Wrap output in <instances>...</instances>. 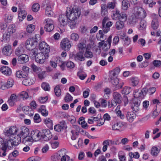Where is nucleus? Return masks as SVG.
Segmentation results:
<instances>
[{
  "mask_svg": "<svg viewBox=\"0 0 161 161\" xmlns=\"http://www.w3.org/2000/svg\"><path fill=\"white\" fill-rule=\"evenodd\" d=\"M66 15L69 20L68 24L71 29L75 28L77 26L76 20L80 16L81 13L78 8H67Z\"/></svg>",
  "mask_w": 161,
  "mask_h": 161,
  "instance_id": "obj_1",
  "label": "nucleus"
},
{
  "mask_svg": "<svg viewBox=\"0 0 161 161\" xmlns=\"http://www.w3.org/2000/svg\"><path fill=\"white\" fill-rule=\"evenodd\" d=\"M18 129L15 126H11L5 132V136L8 137V139L7 142H10L11 145L16 146L19 144L21 142V139L20 137L16 138L15 135L16 134Z\"/></svg>",
  "mask_w": 161,
  "mask_h": 161,
  "instance_id": "obj_2",
  "label": "nucleus"
},
{
  "mask_svg": "<svg viewBox=\"0 0 161 161\" xmlns=\"http://www.w3.org/2000/svg\"><path fill=\"white\" fill-rule=\"evenodd\" d=\"M39 37V35L37 34L36 35L32 38L27 39L25 43L26 48L29 50H32L34 49L37 45L38 40L37 38Z\"/></svg>",
  "mask_w": 161,
  "mask_h": 161,
  "instance_id": "obj_3",
  "label": "nucleus"
},
{
  "mask_svg": "<svg viewBox=\"0 0 161 161\" xmlns=\"http://www.w3.org/2000/svg\"><path fill=\"white\" fill-rule=\"evenodd\" d=\"M132 12L136 18H144L146 16L144 10L142 8L135 7L132 9Z\"/></svg>",
  "mask_w": 161,
  "mask_h": 161,
  "instance_id": "obj_4",
  "label": "nucleus"
},
{
  "mask_svg": "<svg viewBox=\"0 0 161 161\" xmlns=\"http://www.w3.org/2000/svg\"><path fill=\"white\" fill-rule=\"evenodd\" d=\"M147 91V89L146 88H144L141 90H135L134 92L133 95L135 98H139L140 99H143L146 95Z\"/></svg>",
  "mask_w": 161,
  "mask_h": 161,
  "instance_id": "obj_5",
  "label": "nucleus"
},
{
  "mask_svg": "<svg viewBox=\"0 0 161 161\" xmlns=\"http://www.w3.org/2000/svg\"><path fill=\"white\" fill-rule=\"evenodd\" d=\"M48 57L47 54L40 53L36 55L35 57V60L37 63L42 64L44 63L45 60Z\"/></svg>",
  "mask_w": 161,
  "mask_h": 161,
  "instance_id": "obj_6",
  "label": "nucleus"
},
{
  "mask_svg": "<svg viewBox=\"0 0 161 161\" xmlns=\"http://www.w3.org/2000/svg\"><path fill=\"white\" fill-rule=\"evenodd\" d=\"M41 139L45 141H48L52 136L50 131L48 129H44L42 130L41 134Z\"/></svg>",
  "mask_w": 161,
  "mask_h": 161,
  "instance_id": "obj_7",
  "label": "nucleus"
},
{
  "mask_svg": "<svg viewBox=\"0 0 161 161\" xmlns=\"http://www.w3.org/2000/svg\"><path fill=\"white\" fill-rule=\"evenodd\" d=\"M61 47L63 50L68 51L71 47V42L67 39L64 38L61 41Z\"/></svg>",
  "mask_w": 161,
  "mask_h": 161,
  "instance_id": "obj_8",
  "label": "nucleus"
},
{
  "mask_svg": "<svg viewBox=\"0 0 161 161\" xmlns=\"http://www.w3.org/2000/svg\"><path fill=\"white\" fill-rule=\"evenodd\" d=\"M46 24L45 26V30L48 32L52 31L54 28V22L53 20L50 19L45 20Z\"/></svg>",
  "mask_w": 161,
  "mask_h": 161,
  "instance_id": "obj_9",
  "label": "nucleus"
},
{
  "mask_svg": "<svg viewBox=\"0 0 161 161\" xmlns=\"http://www.w3.org/2000/svg\"><path fill=\"white\" fill-rule=\"evenodd\" d=\"M29 134V129L26 127L23 126L21 127L20 129V133L19 134L17 135V137H20L21 139V137L22 139L27 136H28Z\"/></svg>",
  "mask_w": 161,
  "mask_h": 161,
  "instance_id": "obj_10",
  "label": "nucleus"
},
{
  "mask_svg": "<svg viewBox=\"0 0 161 161\" xmlns=\"http://www.w3.org/2000/svg\"><path fill=\"white\" fill-rule=\"evenodd\" d=\"M80 130V128L78 126L76 125H73V129L71 131L72 134L71 138L72 140L76 139L79 134Z\"/></svg>",
  "mask_w": 161,
  "mask_h": 161,
  "instance_id": "obj_11",
  "label": "nucleus"
},
{
  "mask_svg": "<svg viewBox=\"0 0 161 161\" xmlns=\"http://www.w3.org/2000/svg\"><path fill=\"white\" fill-rule=\"evenodd\" d=\"M39 49L42 53L47 54L50 50L49 46L44 42H42L40 43Z\"/></svg>",
  "mask_w": 161,
  "mask_h": 161,
  "instance_id": "obj_12",
  "label": "nucleus"
},
{
  "mask_svg": "<svg viewBox=\"0 0 161 161\" xmlns=\"http://www.w3.org/2000/svg\"><path fill=\"white\" fill-rule=\"evenodd\" d=\"M141 101L140 99L134 98L133 103L131 104L132 109L134 111L137 112L140 109Z\"/></svg>",
  "mask_w": 161,
  "mask_h": 161,
  "instance_id": "obj_13",
  "label": "nucleus"
},
{
  "mask_svg": "<svg viewBox=\"0 0 161 161\" xmlns=\"http://www.w3.org/2000/svg\"><path fill=\"white\" fill-rule=\"evenodd\" d=\"M41 132L38 130H35L31 131V135L34 141H38L41 139Z\"/></svg>",
  "mask_w": 161,
  "mask_h": 161,
  "instance_id": "obj_14",
  "label": "nucleus"
},
{
  "mask_svg": "<svg viewBox=\"0 0 161 161\" xmlns=\"http://www.w3.org/2000/svg\"><path fill=\"white\" fill-rule=\"evenodd\" d=\"M8 146L5 142L3 139L2 138L0 137V148H1L3 152L2 156H5L7 154V150Z\"/></svg>",
  "mask_w": 161,
  "mask_h": 161,
  "instance_id": "obj_15",
  "label": "nucleus"
},
{
  "mask_svg": "<svg viewBox=\"0 0 161 161\" xmlns=\"http://www.w3.org/2000/svg\"><path fill=\"white\" fill-rule=\"evenodd\" d=\"M68 19L67 18V15L61 14L59 16L58 20L60 24L61 25L64 26L67 25Z\"/></svg>",
  "mask_w": 161,
  "mask_h": 161,
  "instance_id": "obj_16",
  "label": "nucleus"
},
{
  "mask_svg": "<svg viewBox=\"0 0 161 161\" xmlns=\"http://www.w3.org/2000/svg\"><path fill=\"white\" fill-rule=\"evenodd\" d=\"M18 60L20 64H23L26 63L28 61L29 57L27 55L23 54L18 57Z\"/></svg>",
  "mask_w": 161,
  "mask_h": 161,
  "instance_id": "obj_17",
  "label": "nucleus"
},
{
  "mask_svg": "<svg viewBox=\"0 0 161 161\" xmlns=\"http://www.w3.org/2000/svg\"><path fill=\"white\" fill-rule=\"evenodd\" d=\"M45 13L46 15L48 17L52 16L53 14L52 7L50 3L47 4L45 8Z\"/></svg>",
  "mask_w": 161,
  "mask_h": 161,
  "instance_id": "obj_18",
  "label": "nucleus"
},
{
  "mask_svg": "<svg viewBox=\"0 0 161 161\" xmlns=\"http://www.w3.org/2000/svg\"><path fill=\"white\" fill-rule=\"evenodd\" d=\"M74 58L76 61H82L85 59L83 52L80 51L77 53L74 56Z\"/></svg>",
  "mask_w": 161,
  "mask_h": 161,
  "instance_id": "obj_19",
  "label": "nucleus"
},
{
  "mask_svg": "<svg viewBox=\"0 0 161 161\" xmlns=\"http://www.w3.org/2000/svg\"><path fill=\"white\" fill-rule=\"evenodd\" d=\"M136 117V114L132 111L128 112L126 116L127 120L131 123L133 122Z\"/></svg>",
  "mask_w": 161,
  "mask_h": 161,
  "instance_id": "obj_20",
  "label": "nucleus"
},
{
  "mask_svg": "<svg viewBox=\"0 0 161 161\" xmlns=\"http://www.w3.org/2000/svg\"><path fill=\"white\" fill-rule=\"evenodd\" d=\"M1 72L4 75H9L11 74V71L10 69L6 66H3L0 68Z\"/></svg>",
  "mask_w": 161,
  "mask_h": 161,
  "instance_id": "obj_21",
  "label": "nucleus"
},
{
  "mask_svg": "<svg viewBox=\"0 0 161 161\" xmlns=\"http://www.w3.org/2000/svg\"><path fill=\"white\" fill-rule=\"evenodd\" d=\"M108 8L105 3L102 4L101 5V14L103 16H106L108 13Z\"/></svg>",
  "mask_w": 161,
  "mask_h": 161,
  "instance_id": "obj_22",
  "label": "nucleus"
},
{
  "mask_svg": "<svg viewBox=\"0 0 161 161\" xmlns=\"http://www.w3.org/2000/svg\"><path fill=\"white\" fill-rule=\"evenodd\" d=\"M14 83L13 80L12 79H9L6 83L5 84L1 86V88L3 89H4L5 88H8L13 86Z\"/></svg>",
  "mask_w": 161,
  "mask_h": 161,
  "instance_id": "obj_23",
  "label": "nucleus"
},
{
  "mask_svg": "<svg viewBox=\"0 0 161 161\" xmlns=\"http://www.w3.org/2000/svg\"><path fill=\"white\" fill-rule=\"evenodd\" d=\"M24 112L27 115L30 116H32L34 114V112L32 109L28 106H25L23 108Z\"/></svg>",
  "mask_w": 161,
  "mask_h": 161,
  "instance_id": "obj_24",
  "label": "nucleus"
},
{
  "mask_svg": "<svg viewBox=\"0 0 161 161\" xmlns=\"http://www.w3.org/2000/svg\"><path fill=\"white\" fill-rule=\"evenodd\" d=\"M113 99L117 101L118 104H120L121 102L122 97L121 95L116 92H114L113 93Z\"/></svg>",
  "mask_w": 161,
  "mask_h": 161,
  "instance_id": "obj_25",
  "label": "nucleus"
},
{
  "mask_svg": "<svg viewBox=\"0 0 161 161\" xmlns=\"http://www.w3.org/2000/svg\"><path fill=\"white\" fill-rule=\"evenodd\" d=\"M113 25L111 21L108 22L105 24L102 25V29L104 33H107L110 30V27Z\"/></svg>",
  "mask_w": 161,
  "mask_h": 161,
  "instance_id": "obj_26",
  "label": "nucleus"
},
{
  "mask_svg": "<svg viewBox=\"0 0 161 161\" xmlns=\"http://www.w3.org/2000/svg\"><path fill=\"white\" fill-rule=\"evenodd\" d=\"M3 54L7 56L11 55L12 52V49L10 46L8 45L5 47L3 48Z\"/></svg>",
  "mask_w": 161,
  "mask_h": 161,
  "instance_id": "obj_27",
  "label": "nucleus"
},
{
  "mask_svg": "<svg viewBox=\"0 0 161 161\" xmlns=\"http://www.w3.org/2000/svg\"><path fill=\"white\" fill-rule=\"evenodd\" d=\"M117 76L109 75V78L110 80V81L111 83L114 85L116 87L119 82V80L117 78Z\"/></svg>",
  "mask_w": 161,
  "mask_h": 161,
  "instance_id": "obj_28",
  "label": "nucleus"
},
{
  "mask_svg": "<svg viewBox=\"0 0 161 161\" xmlns=\"http://www.w3.org/2000/svg\"><path fill=\"white\" fill-rule=\"evenodd\" d=\"M130 5V2L128 0H123L122 2V9L123 10H126L129 8Z\"/></svg>",
  "mask_w": 161,
  "mask_h": 161,
  "instance_id": "obj_29",
  "label": "nucleus"
},
{
  "mask_svg": "<svg viewBox=\"0 0 161 161\" xmlns=\"http://www.w3.org/2000/svg\"><path fill=\"white\" fill-rule=\"evenodd\" d=\"M84 55L85 57L88 58H92L93 56V53L91 51L90 49L88 48V46H87L86 48V51Z\"/></svg>",
  "mask_w": 161,
  "mask_h": 161,
  "instance_id": "obj_30",
  "label": "nucleus"
},
{
  "mask_svg": "<svg viewBox=\"0 0 161 161\" xmlns=\"http://www.w3.org/2000/svg\"><path fill=\"white\" fill-rule=\"evenodd\" d=\"M34 81L32 79L27 77L23 80L22 81L23 84L26 86H29L34 83Z\"/></svg>",
  "mask_w": 161,
  "mask_h": 161,
  "instance_id": "obj_31",
  "label": "nucleus"
},
{
  "mask_svg": "<svg viewBox=\"0 0 161 161\" xmlns=\"http://www.w3.org/2000/svg\"><path fill=\"white\" fill-rule=\"evenodd\" d=\"M160 151V149H158L157 147L153 146L151 150V153L152 156L157 157Z\"/></svg>",
  "mask_w": 161,
  "mask_h": 161,
  "instance_id": "obj_32",
  "label": "nucleus"
},
{
  "mask_svg": "<svg viewBox=\"0 0 161 161\" xmlns=\"http://www.w3.org/2000/svg\"><path fill=\"white\" fill-rule=\"evenodd\" d=\"M34 141L31 136L28 135L22 139V142L25 144H31Z\"/></svg>",
  "mask_w": 161,
  "mask_h": 161,
  "instance_id": "obj_33",
  "label": "nucleus"
},
{
  "mask_svg": "<svg viewBox=\"0 0 161 161\" xmlns=\"http://www.w3.org/2000/svg\"><path fill=\"white\" fill-rule=\"evenodd\" d=\"M117 4V2L115 0H114L112 2H108L106 7L109 9L112 10L115 8Z\"/></svg>",
  "mask_w": 161,
  "mask_h": 161,
  "instance_id": "obj_34",
  "label": "nucleus"
},
{
  "mask_svg": "<svg viewBox=\"0 0 161 161\" xmlns=\"http://www.w3.org/2000/svg\"><path fill=\"white\" fill-rule=\"evenodd\" d=\"M18 18L19 20L22 21L26 17L27 14L25 10L19 11Z\"/></svg>",
  "mask_w": 161,
  "mask_h": 161,
  "instance_id": "obj_35",
  "label": "nucleus"
},
{
  "mask_svg": "<svg viewBox=\"0 0 161 161\" xmlns=\"http://www.w3.org/2000/svg\"><path fill=\"white\" fill-rule=\"evenodd\" d=\"M44 123L48 128H52L53 122L51 118H47L44 119Z\"/></svg>",
  "mask_w": 161,
  "mask_h": 161,
  "instance_id": "obj_36",
  "label": "nucleus"
},
{
  "mask_svg": "<svg viewBox=\"0 0 161 161\" xmlns=\"http://www.w3.org/2000/svg\"><path fill=\"white\" fill-rule=\"evenodd\" d=\"M61 125H55L54 129L55 130L59 132L61 131V130H63L64 127V125L65 124L64 122H63L60 123Z\"/></svg>",
  "mask_w": 161,
  "mask_h": 161,
  "instance_id": "obj_37",
  "label": "nucleus"
},
{
  "mask_svg": "<svg viewBox=\"0 0 161 161\" xmlns=\"http://www.w3.org/2000/svg\"><path fill=\"white\" fill-rule=\"evenodd\" d=\"M39 111L44 116H47L48 114V111L46 110L45 106H42L39 109Z\"/></svg>",
  "mask_w": 161,
  "mask_h": 161,
  "instance_id": "obj_38",
  "label": "nucleus"
},
{
  "mask_svg": "<svg viewBox=\"0 0 161 161\" xmlns=\"http://www.w3.org/2000/svg\"><path fill=\"white\" fill-rule=\"evenodd\" d=\"M115 26L116 29L118 30L122 29L124 26V22L121 20H118L116 23Z\"/></svg>",
  "mask_w": 161,
  "mask_h": 161,
  "instance_id": "obj_39",
  "label": "nucleus"
},
{
  "mask_svg": "<svg viewBox=\"0 0 161 161\" xmlns=\"http://www.w3.org/2000/svg\"><path fill=\"white\" fill-rule=\"evenodd\" d=\"M24 47L21 46H19L16 50L15 54L19 56L20 55L23 54V53L24 52Z\"/></svg>",
  "mask_w": 161,
  "mask_h": 161,
  "instance_id": "obj_40",
  "label": "nucleus"
},
{
  "mask_svg": "<svg viewBox=\"0 0 161 161\" xmlns=\"http://www.w3.org/2000/svg\"><path fill=\"white\" fill-rule=\"evenodd\" d=\"M123 126V125L120 122H117L114 124L112 126L113 130H119Z\"/></svg>",
  "mask_w": 161,
  "mask_h": 161,
  "instance_id": "obj_41",
  "label": "nucleus"
},
{
  "mask_svg": "<svg viewBox=\"0 0 161 161\" xmlns=\"http://www.w3.org/2000/svg\"><path fill=\"white\" fill-rule=\"evenodd\" d=\"M158 26V21L157 19H154L152 22L151 27L154 29H157Z\"/></svg>",
  "mask_w": 161,
  "mask_h": 161,
  "instance_id": "obj_42",
  "label": "nucleus"
},
{
  "mask_svg": "<svg viewBox=\"0 0 161 161\" xmlns=\"http://www.w3.org/2000/svg\"><path fill=\"white\" fill-rule=\"evenodd\" d=\"M132 90V88L130 87L125 86L122 90V92L123 94L127 95L129 94Z\"/></svg>",
  "mask_w": 161,
  "mask_h": 161,
  "instance_id": "obj_43",
  "label": "nucleus"
},
{
  "mask_svg": "<svg viewBox=\"0 0 161 161\" xmlns=\"http://www.w3.org/2000/svg\"><path fill=\"white\" fill-rule=\"evenodd\" d=\"M8 32L9 34H12L15 31V27L14 25L11 24L9 25L8 28Z\"/></svg>",
  "mask_w": 161,
  "mask_h": 161,
  "instance_id": "obj_44",
  "label": "nucleus"
},
{
  "mask_svg": "<svg viewBox=\"0 0 161 161\" xmlns=\"http://www.w3.org/2000/svg\"><path fill=\"white\" fill-rule=\"evenodd\" d=\"M120 14L119 11L117 9L115 11H113L112 16L113 19L115 20L119 19L120 16Z\"/></svg>",
  "mask_w": 161,
  "mask_h": 161,
  "instance_id": "obj_45",
  "label": "nucleus"
},
{
  "mask_svg": "<svg viewBox=\"0 0 161 161\" xmlns=\"http://www.w3.org/2000/svg\"><path fill=\"white\" fill-rule=\"evenodd\" d=\"M146 25V22L144 20H142L140 22L138 28L139 30H143L145 29Z\"/></svg>",
  "mask_w": 161,
  "mask_h": 161,
  "instance_id": "obj_46",
  "label": "nucleus"
},
{
  "mask_svg": "<svg viewBox=\"0 0 161 161\" xmlns=\"http://www.w3.org/2000/svg\"><path fill=\"white\" fill-rule=\"evenodd\" d=\"M31 67L33 71L37 73H39L42 71L40 67L37 66L33 64L31 65Z\"/></svg>",
  "mask_w": 161,
  "mask_h": 161,
  "instance_id": "obj_47",
  "label": "nucleus"
},
{
  "mask_svg": "<svg viewBox=\"0 0 161 161\" xmlns=\"http://www.w3.org/2000/svg\"><path fill=\"white\" fill-rule=\"evenodd\" d=\"M4 19L7 23H10L13 19V16L10 14H6L4 15Z\"/></svg>",
  "mask_w": 161,
  "mask_h": 161,
  "instance_id": "obj_48",
  "label": "nucleus"
},
{
  "mask_svg": "<svg viewBox=\"0 0 161 161\" xmlns=\"http://www.w3.org/2000/svg\"><path fill=\"white\" fill-rule=\"evenodd\" d=\"M143 2L146 4H149V7L152 8L153 5H155L156 3L153 0H143Z\"/></svg>",
  "mask_w": 161,
  "mask_h": 161,
  "instance_id": "obj_49",
  "label": "nucleus"
},
{
  "mask_svg": "<svg viewBox=\"0 0 161 161\" xmlns=\"http://www.w3.org/2000/svg\"><path fill=\"white\" fill-rule=\"evenodd\" d=\"M84 118L83 117L80 118L79 119V123L81 125L82 128H86L88 125L87 123L84 120Z\"/></svg>",
  "mask_w": 161,
  "mask_h": 161,
  "instance_id": "obj_50",
  "label": "nucleus"
},
{
  "mask_svg": "<svg viewBox=\"0 0 161 161\" xmlns=\"http://www.w3.org/2000/svg\"><path fill=\"white\" fill-rule=\"evenodd\" d=\"M120 71V68L118 67H116L112 71L110 72V75L117 76Z\"/></svg>",
  "mask_w": 161,
  "mask_h": 161,
  "instance_id": "obj_51",
  "label": "nucleus"
},
{
  "mask_svg": "<svg viewBox=\"0 0 161 161\" xmlns=\"http://www.w3.org/2000/svg\"><path fill=\"white\" fill-rule=\"evenodd\" d=\"M117 104H118V103H117V101L113 99L111 101H109L108 102V107L109 108H114Z\"/></svg>",
  "mask_w": 161,
  "mask_h": 161,
  "instance_id": "obj_52",
  "label": "nucleus"
},
{
  "mask_svg": "<svg viewBox=\"0 0 161 161\" xmlns=\"http://www.w3.org/2000/svg\"><path fill=\"white\" fill-rule=\"evenodd\" d=\"M79 35L76 33H73L70 35V39L74 41H77L79 39Z\"/></svg>",
  "mask_w": 161,
  "mask_h": 161,
  "instance_id": "obj_53",
  "label": "nucleus"
},
{
  "mask_svg": "<svg viewBox=\"0 0 161 161\" xmlns=\"http://www.w3.org/2000/svg\"><path fill=\"white\" fill-rule=\"evenodd\" d=\"M40 8L39 4L37 3H34L32 7V10L34 12H38Z\"/></svg>",
  "mask_w": 161,
  "mask_h": 161,
  "instance_id": "obj_54",
  "label": "nucleus"
},
{
  "mask_svg": "<svg viewBox=\"0 0 161 161\" xmlns=\"http://www.w3.org/2000/svg\"><path fill=\"white\" fill-rule=\"evenodd\" d=\"M77 75L79 78L81 80H83L86 77V75L83 72L82 70H80L77 73Z\"/></svg>",
  "mask_w": 161,
  "mask_h": 161,
  "instance_id": "obj_55",
  "label": "nucleus"
},
{
  "mask_svg": "<svg viewBox=\"0 0 161 161\" xmlns=\"http://www.w3.org/2000/svg\"><path fill=\"white\" fill-rule=\"evenodd\" d=\"M120 16L119 18V20H121L123 22H125L127 19V15L124 12H122L120 13Z\"/></svg>",
  "mask_w": 161,
  "mask_h": 161,
  "instance_id": "obj_56",
  "label": "nucleus"
},
{
  "mask_svg": "<svg viewBox=\"0 0 161 161\" xmlns=\"http://www.w3.org/2000/svg\"><path fill=\"white\" fill-rule=\"evenodd\" d=\"M35 29V26L33 24H30L28 25L27 27V31L29 33H31Z\"/></svg>",
  "mask_w": 161,
  "mask_h": 161,
  "instance_id": "obj_57",
  "label": "nucleus"
},
{
  "mask_svg": "<svg viewBox=\"0 0 161 161\" xmlns=\"http://www.w3.org/2000/svg\"><path fill=\"white\" fill-rule=\"evenodd\" d=\"M132 85L133 86H136L139 82V80L137 77H134L131 80Z\"/></svg>",
  "mask_w": 161,
  "mask_h": 161,
  "instance_id": "obj_58",
  "label": "nucleus"
},
{
  "mask_svg": "<svg viewBox=\"0 0 161 161\" xmlns=\"http://www.w3.org/2000/svg\"><path fill=\"white\" fill-rule=\"evenodd\" d=\"M16 76L17 77L19 78H25L27 76L26 75L24 74L23 71H19L16 73Z\"/></svg>",
  "mask_w": 161,
  "mask_h": 161,
  "instance_id": "obj_59",
  "label": "nucleus"
},
{
  "mask_svg": "<svg viewBox=\"0 0 161 161\" xmlns=\"http://www.w3.org/2000/svg\"><path fill=\"white\" fill-rule=\"evenodd\" d=\"M41 87L45 91H48L50 89L49 85L46 83H43L42 84Z\"/></svg>",
  "mask_w": 161,
  "mask_h": 161,
  "instance_id": "obj_60",
  "label": "nucleus"
},
{
  "mask_svg": "<svg viewBox=\"0 0 161 161\" xmlns=\"http://www.w3.org/2000/svg\"><path fill=\"white\" fill-rule=\"evenodd\" d=\"M33 119L34 122L36 123H39L41 121V119L39 115L38 114H36L35 115Z\"/></svg>",
  "mask_w": 161,
  "mask_h": 161,
  "instance_id": "obj_61",
  "label": "nucleus"
},
{
  "mask_svg": "<svg viewBox=\"0 0 161 161\" xmlns=\"http://www.w3.org/2000/svg\"><path fill=\"white\" fill-rule=\"evenodd\" d=\"M54 92L57 96H59L61 94V90L58 86H56L54 88Z\"/></svg>",
  "mask_w": 161,
  "mask_h": 161,
  "instance_id": "obj_62",
  "label": "nucleus"
},
{
  "mask_svg": "<svg viewBox=\"0 0 161 161\" xmlns=\"http://www.w3.org/2000/svg\"><path fill=\"white\" fill-rule=\"evenodd\" d=\"M129 156L131 158H138L139 157V154L137 152H136L133 153L132 152H130L129 154Z\"/></svg>",
  "mask_w": 161,
  "mask_h": 161,
  "instance_id": "obj_63",
  "label": "nucleus"
},
{
  "mask_svg": "<svg viewBox=\"0 0 161 161\" xmlns=\"http://www.w3.org/2000/svg\"><path fill=\"white\" fill-rule=\"evenodd\" d=\"M60 155L56 154L52 156L51 158V160L52 161H58L60 158Z\"/></svg>",
  "mask_w": 161,
  "mask_h": 161,
  "instance_id": "obj_64",
  "label": "nucleus"
}]
</instances>
